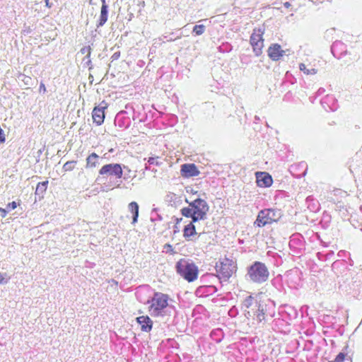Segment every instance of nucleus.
Masks as SVG:
<instances>
[{
  "label": "nucleus",
  "instance_id": "59",
  "mask_svg": "<svg viewBox=\"0 0 362 362\" xmlns=\"http://www.w3.org/2000/svg\"><path fill=\"white\" fill-rule=\"evenodd\" d=\"M150 165H148V163H146V164H145V170H150Z\"/></svg>",
  "mask_w": 362,
  "mask_h": 362
},
{
  "label": "nucleus",
  "instance_id": "38",
  "mask_svg": "<svg viewBox=\"0 0 362 362\" xmlns=\"http://www.w3.org/2000/svg\"><path fill=\"white\" fill-rule=\"evenodd\" d=\"M238 314V308L235 306H233L228 310V315L231 317H235Z\"/></svg>",
  "mask_w": 362,
  "mask_h": 362
},
{
  "label": "nucleus",
  "instance_id": "35",
  "mask_svg": "<svg viewBox=\"0 0 362 362\" xmlns=\"http://www.w3.org/2000/svg\"><path fill=\"white\" fill-rule=\"evenodd\" d=\"M346 360V354L344 352L339 353L335 358V362H344ZM347 361H351V358H346Z\"/></svg>",
  "mask_w": 362,
  "mask_h": 362
},
{
  "label": "nucleus",
  "instance_id": "64",
  "mask_svg": "<svg viewBox=\"0 0 362 362\" xmlns=\"http://www.w3.org/2000/svg\"><path fill=\"white\" fill-rule=\"evenodd\" d=\"M93 76H92L91 74H90V75H89V79L93 80Z\"/></svg>",
  "mask_w": 362,
  "mask_h": 362
},
{
  "label": "nucleus",
  "instance_id": "32",
  "mask_svg": "<svg viewBox=\"0 0 362 362\" xmlns=\"http://www.w3.org/2000/svg\"><path fill=\"white\" fill-rule=\"evenodd\" d=\"M300 168L302 169L303 171L300 174H296V177H300L305 176L306 175L307 170H308V165H307V164L305 162L300 163L298 165V166L296 167V170H298V169H300Z\"/></svg>",
  "mask_w": 362,
  "mask_h": 362
},
{
  "label": "nucleus",
  "instance_id": "3",
  "mask_svg": "<svg viewBox=\"0 0 362 362\" xmlns=\"http://www.w3.org/2000/svg\"><path fill=\"white\" fill-rule=\"evenodd\" d=\"M269 272L264 263L255 261L247 268L245 279L255 284H262L269 279Z\"/></svg>",
  "mask_w": 362,
  "mask_h": 362
},
{
  "label": "nucleus",
  "instance_id": "21",
  "mask_svg": "<svg viewBox=\"0 0 362 362\" xmlns=\"http://www.w3.org/2000/svg\"><path fill=\"white\" fill-rule=\"evenodd\" d=\"M47 185H48L47 180L38 182V184L37 185L35 193V200L37 199V198L39 200H41L42 199H43L44 193L46 192V190L47 189Z\"/></svg>",
  "mask_w": 362,
  "mask_h": 362
},
{
  "label": "nucleus",
  "instance_id": "5",
  "mask_svg": "<svg viewBox=\"0 0 362 362\" xmlns=\"http://www.w3.org/2000/svg\"><path fill=\"white\" fill-rule=\"evenodd\" d=\"M256 309L252 310H245V317H252L262 322L266 317H272L274 313V301L267 300V301H259V304L255 305Z\"/></svg>",
  "mask_w": 362,
  "mask_h": 362
},
{
  "label": "nucleus",
  "instance_id": "40",
  "mask_svg": "<svg viewBox=\"0 0 362 362\" xmlns=\"http://www.w3.org/2000/svg\"><path fill=\"white\" fill-rule=\"evenodd\" d=\"M92 49L90 45L88 46H84L80 49V52L82 54H91Z\"/></svg>",
  "mask_w": 362,
  "mask_h": 362
},
{
  "label": "nucleus",
  "instance_id": "61",
  "mask_svg": "<svg viewBox=\"0 0 362 362\" xmlns=\"http://www.w3.org/2000/svg\"><path fill=\"white\" fill-rule=\"evenodd\" d=\"M153 212H156V213L157 212V209L156 208L153 209V210L151 211V214H153Z\"/></svg>",
  "mask_w": 362,
  "mask_h": 362
},
{
  "label": "nucleus",
  "instance_id": "46",
  "mask_svg": "<svg viewBox=\"0 0 362 362\" xmlns=\"http://www.w3.org/2000/svg\"><path fill=\"white\" fill-rule=\"evenodd\" d=\"M39 91L41 93H45L47 91L45 85L41 82L39 88Z\"/></svg>",
  "mask_w": 362,
  "mask_h": 362
},
{
  "label": "nucleus",
  "instance_id": "39",
  "mask_svg": "<svg viewBox=\"0 0 362 362\" xmlns=\"http://www.w3.org/2000/svg\"><path fill=\"white\" fill-rule=\"evenodd\" d=\"M158 157H149L147 159V163L148 165H155L156 166H159L160 163L156 160Z\"/></svg>",
  "mask_w": 362,
  "mask_h": 362
},
{
  "label": "nucleus",
  "instance_id": "33",
  "mask_svg": "<svg viewBox=\"0 0 362 362\" xmlns=\"http://www.w3.org/2000/svg\"><path fill=\"white\" fill-rule=\"evenodd\" d=\"M19 79L21 80L23 83L26 86L32 85L33 79L31 77L26 76L25 74H21L19 76Z\"/></svg>",
  "mask_w": 362,
  "mask_h": 362
},
{
  "label": "nucleus",
  "instance_id": "11",
  "mask_svg": "<svg viewBox=\"0 0 362 362\" xmlns=\"http://www.w3.org/2000/svg\"><path fill=\"white\" fill-rule=\"evenodd\" d=\"M114 123L120 129H128L131 125V119L125 110L119 111L115 116Z\"/></svg>",
  "mask_w": 362,
  "mask_h": 362
},
{
  "label": "nucleus",
  "instance_id": "17",
  "mask_svg": "<svg viewBox=\"0 0 362 362\" xmlns=\"http://www.w3.org/2000/svg\"><path fill=\"white\" fill-rule=\"evenodd\" d=\"M197 222L196 221L191 220L188 224L184 226L182 230L183 237L186 240H192V237L197 234L194 225Z\"/></svg>",
  "mask_w": 362,
  "mask_h": 362
},
{
  "label": "nucleus",
  "instance_id": "42",
  "mask_svg": "<svg viewBox=\"0 0 362 362\" xmlns=\"http://www.w3.org/2000/svg\"><path fill=\"white\" fill-rule=\"evenodd\" d=\"M163 37H164V38L166 40V41H168V42L174 41V40L176 39V37H173V33H170V34H169V35H165Z\"/></svg>",
  "mask_w": 362,
  "mask_h": 362
},
{
  "label": "nucleus",
  "instance_id": "9",
  "mask_svg": "<svg viewBox=\"0 0 362 362\" xmlns=\"http://www.w3.org/2000/svg\"><path fill=\"white\" fill-rule=\"evenodd\" d=\"M123 168H127V167L120 163L105 164L100 169L99 175L114 176L117 179H120L123 177Z\"/></svg>",
  "mask_w": 362,
  "mask_h": 362
},
{
  "label": "nucleus",
  "instance_id": "1",
  "mask_svg": "<svg viewBox=\"0 0 362 362\" xmlns=\"http://www.w3.org/2000/svg\"><path fill=\"white\" fill-rule=\"evenodd\" d=\"M140 296V291H137L136 292L137 300L144 304H150L149 311L152 316L165 317L166 320H168L170 316L175 317L176 315L175 307L168 303L170 298L168 294L154 292L153 296L148 298L146 301L143 300Z\"/></svg>",
  "mask_w": 362,
  "mask_h": 362
},
{
  "label": "nucleus",
  "instance_id": "37",
  "mask_svg": "<svg viewBox=\"0 0 362 362\" xmlns=\"http://www.w3.org/2000/svg\"><path fill=\"white\" fill-rule=\"evenodd\" d=\"M344 44L341 42L336 41L333 43L332 46V52L334 56H335L334 51L336 49L340 48L341 47H343Z\"/></svg>",
  "mask_w": 362,
  "mask_h": 362
},
{
  "label": "nucleus",
  "instance_id": "20",
  "mask_svg": "<svg viewBox=\"0 0 362 362\" xmlns=\"http://www.w3.org/2000/svg\"><path fill=\"white\" fill-rule=\"evenodd\" d=\"M259 301H258L256 298H255L252 296L250 295L247 296L242 303L241 309L243 310L245 313V310L250 309V308L255 306L257 304H259Z\"/></svg>",
  "mask_w": 362,
  "mask_h": 362
},
{
  "label": "nucleus",
  "instance_id": "55",
  "mask_svg": "<svg viewBox=\"0 0 362 362\" xmlns=\"http://www.w3.org/2000/svg\"><path fill=\"white\" fill-rule=\"evenodd\" d=\"M204 309V308L202 305H198L196 306V310H198L199 312Z\"/></svg>",
  "mask_w": 362,
  "mask_h": 362
},
{
  "label": "nucleus",
  "instance_id": "60",
  "mask_svg": "<svg viewBox=\"0 0 362 362\" xmlns=\"http://www.w3.org/2000/svg\"><path fill=\"white\" fill-rule=\"evenodd\" d=\"M100 1H101V3H102V6H107V5H108V4H107L106 0H100Z\"/></svg>",
  "mask_w": 362,
  "mask_h": 362
},
{
  "label": "nucleus",
  "instance_id": "53",
  "mask_svg": "<svg viewBox=\"0 0 362 362\" xmlns=\"http://www.w3.org/2000/svg\"><path fill=\"white\" fill-rule=\"evenodd\" d=\"M174 219H175V225H177L182 221V218H177V217H173Z\"/></svg>",
  "mask_w": 362,
  "mask_h": 362
},
{
  "label": "nucleus",
  "instance_id": "49",
  "mask_svg": "<svg viewBox=\"0 0 362 362\" xmlns=\"http://www.w3.org/2000/svg\"><path fill=\"white\" fill-rule=\"evenodd\" d=\"M293 243H294V234H292L290 236L289 246L291 247Z\"/></svg>",
  "mask_w": 362,
  "mask_h": 362
},
{
  "label": "nucleus",
  "instance_id": "34",
  "mask_svg": "<svg viewBox=\"0 0 362 362\" xmlns=\"http://www.w3.org/2000/svg\"><path fill=\"white\" fill-rule=\"evenodd\" d=\"M83 66H88L89 70L93 69L92 62L90 59V55L86 54L82 60Z\"/></svg>",
  "mask_w": 362,
  "mask_h": 362
},
{
  "label": "nucleus",
  "instance_id": "58",
  "mask_svg": "<svg viewBox=\"0 0 362 362\" xmlns=\"http://www.w3.org/2000/svg\"><path fill=\"white\" fill-rule=\"evenodd\" d=\"M25 33H31V29L30 27H28L26 28L24 30H23Z\"/></svg>",
  "mask_w": 362,
  "mask_h": 362
},
{
  "label": "nucleus",
  "instance_id": "62",
  "mask_svg": "<svg viewBox=\"0 0 362 362\" xmlns=\"http://www.w3.org/2000/svg\"><path fill=\"white\" fill-rule=\"evenodd\" d=\"M256 308H257V307L253 306V307L250 308V309H247V310H252L253 309H256Z\"/></svg>",
  "mask_w": 362,
  "mask_h": 362
},
{
  "label": "nucleus",
  "instance_id": "14",
  "mask_svg": "<svg viewBox=\"0 0 362 362\" xmlns=\"http://www.w3.org/2000/svg\"><path fill=\"white\" fill-rule=\"evenodd\" d=\"M218 288L214 285H202L197 288L195 295L199 298H204L217 292Z\"/></svg>",
  "mask_w": 362,
  "mask_h": 362
},
{
  "label": "nucleus",
  "instance_id": "15",
  "mask_svg": "<svg viewBox=\"0 0 362 362\" xmlns=\"http://www.w3.org/2000/svg\"><path fill=\"white\" fill-rule=\"evenodd\" d=\"M257 183L260 187H269L273 183L272 177L266 172L256 173Z\"/></svg>",
  "mask_w": 362,
  "mask_h": 362
},
{
  "label": "nucleus",
  "instance_id": "52",
  "mask_svg": "<svg viewBox=\"0 0 362 362\" xmlns=\"http://www.w3.org/2000/svg\"><path fill=\"white\" fill-rule=\"evenodd\" d=\"M179 232H180L179 226L177 225H175L173 226V233L175 234V233H177Z\"/></svg>",
  "mask_w": 362,
  "mask_h": 362
},
{
  "label": "nucleus",
  "instance_id": "28",
  "mask_svg": "<svg viewBox=\"0 0 362 362\" xmlns=\"http://www.w3.org/2000/svg\"><path fill=\"white\" fill-rule=\"evenodd\" d=\"M217 49L221 53H228L233 49V46L228 42H223Z\"/></svg>",
  "mask_w": 362,
  "mask_h": 362
},
{
  "label": "nucleus",
  "instance_id": "31",
  "mask_svg": "<svg viewBox=\"0 0 362 362\" xmlns=\"http://www.w3.org/2000/svg\"><path fill=\"white\" fill-rule=\"evenodd\" d=\"M76 163H77L76 160L67 161L66 163H65L64 164V165L62 167V170L64 172L71 171L75 168Z\"/></svg>",
  "mask_w": 362,
  "mask_h": 362
},
{
  "label": "nucleus",
  "instance_id": "36",
  "mask_svg": "<svg viewBox=\"0 0 362 362\" xmlns=\"http://www.w3.org/2000/svg\"><path fill=\"white\" fill-rule=\"evenodd\" d=\"M18 205H19V203H17L14 201L7 204L6 207V209L7 210V213L13 209H16Z\"/></svg>",
  "mask_w": 362,
  "mask_h": 362
},
{
  "label": "nucleus",
  "instance_id": "44",
  "mask_svg": "<svg viewBox=\"0 0 362 362\" xmlns=\"http://www.w3.org/2000/svg\"><path fill=\"white\" fill-rule=\"evenodd\" d=\"M334 98L332 96H327L322 101V103H327V102L334 101Z\"/></svg>",
  "mask_w": 362,
  "mask_h": 362
},
{
  "label": "nucleus",
  "instance_id": "13",
  "mask_svg": "<svg viewBox=\"0 0 362 362\" xmlns=\"http://www.w3.org/2000/svg\"><path fill=\"white\" fill-rule=\"evenodd\" d=\"M200 172L194 163H185L181 165L180 174L183 177H195Z\"/></svg>",
  "mask_w": 362,
  "mask_h": 362
},
{
  "label": "nucleus",
  "instance_id": "51",
  "mask_svg": "<svg viewBox=\"0 0 362 362\" xmlns=\"http://www.w3.org/2000/svg\"><path fill=\"white\" fill-rule=\"evenodd\" d=\"M6 283H7V280H5L3 275L0 274V284H6Z\"/></svg>",
  "mask_w": 362,
  "mask_h": 362
},
{
  "label": "nucleus",
  "instance_id": "43",
  "mask_svg": "<svg viewBox=\"0 0 362 362\" xmlns=\"http://www.w3.org/2000/svg\"><path fill=\"white\" fill-rule=\"evenodd\" d=\"M119 57H120V52H119V51H118V52H115V53L112 55V57H111V59H112V61L113 62V61H115V60H117V59L119 58Z\"/></svg>",
  "mask_w": 362,
  "mask_h": 362
},
{
  "label": "nucleus",
  "instance_id": "8",
  "mask_svg": "<svg viewBox=\"0 0 362 362\" xmlns=\"http://www.w3.org/2000/svg\"><path fill=\"white\" fill-rule=\"evenodd\" d=\"M264 33V28H255L250 35V42L252 47L255 56L259 57L262 53L264 40L262 35Z\"/></svg>",
  "mask_w": 362,
  "mask_h": 362
},
{
  "label": "nucleus",
  "instance_id": "63",
  "mask_svg": "<svg viewBox=\"0 0 362 362\" xmlns=\"http://www.w3.org/2000/svg\"><path fill=\"white\" fill-rule=\"evenodd\" d=\"M331 110L332 111H334L336 110L337 107H330Z\"/></svg>",
  "mask_w": 362,
  "mask_h": 362
},
{
  "label": "nucleus",
  "instance_id": "48",
  "mask_svg": "<svg viewBox=\"0 0 362 362\" xmlns=\"http://www.w3.org/2000/svg\"><path fill=\"white\" fill-rule=\"evenodd\" d=\"M302 238V235L300 233H296V245H298V242L300 241V238Z\"/></svg>",
  "mask_w": 362,
  "mask_h": 362
},
{
  "label": "nucleus",
  "instance_id": "25",
  "mask_svg": "<svg viewBox=\"0 0 362 362\" xmlns=\"http://www.w3.org/2000/svg\"><path fill=\"white\" fill-rule=\"evenodd\" d=\"M299 69L307 75H314L317 73V69L313 68L310 64L300 63Z\"/></svg>",
  "mask_w": 362,
  "mask_h": 362
},
{
  "label": "nucleus",
  "instance_id": "12",
  "mask_svg": "<svg viewBox=\"0 0 362 362\" xmlns=\"http://www.w3.org/2000/svg\"><path fill=\"white\" fill-rule=\"evenodd\" d=\"M267 54L269 57L272 61H279L281 57H284V56L288 57V54H286V51L281 49L280 45L277 43L272 44L268 49Z\"/></svg>",
  "mask_w": 362,
  "mask_h": 362
},
{
  "label": "nucleus",
  "instance_id": "47",
  "mask_svg": "<svg viewBox=\"0 0 362 362\" xmlns=\"http://www.w3.org/2000/svg\"><path fill=\"white\" fill-rule=\"evenodd\" d=\"M0 214L1 218H5L7 214V210L6 209L0 207Z\"/></svg>",
  "mask_w": 362,
  "mask_h": 362
},
{
  "label": "nucleus",
  "instance_id": "10",
  "mask_svg": "<svg viewBox=\"0 0 362 362\" xmlns=\"http://www.w3.org/2000/svg\"><path fill=\"white\" fill-rule=\"evenodd\" d=\"M107 104L105 101H103L98 106L93 108L92 117L93 122L95 123L97 126H100L104 122L105 117V110L107 109Z\"/></svg>",
  "mask_w": 362,
  "mask_h": 362
},
{
  "label": "nucleus",
  "instance_id": "24",
  "mask_svg": "<svg viewBox=\"0 0 362 362\" xmlns=\"http://www.w3.org/2000/svg\"><path fill=\"white\" fill-rule=\"evenodd\" d=\"M210 337L215 342L220 343L224 337V332L221 328L214 329L210 333Z\"/></svg>",
  "mask_w": 362,
  "mask_h": 362
},
{
  "label": "nucleus",
  "instance_id": "26",
  "mask_svg": "<svg viewBox=\"0 0 362 362\" xmlns=\"http://www.w3.org/2000/svg\"><path fill=\"white\" fill-rule=\"evenodd\" d=\"M165 201L169 206H175L177 202V196L173 192H168L165 197Z\"/></svg>",
  "mask_w": 362,
  "mask_h": 362
},
{
  "label": "nucleus",
  "instance_id": "30",
  "mask_svg": "<svg viewBox=\"0 0 362 362\" xmlns=\"http://www.w3.org/2000/svg\"><path fill=\"white\" fill-rule=\"evenodd\" d=\"M205 25L202 24L196 25L194 26L192 33L193 35H201L205 32Z\"/></svg>",
  "mask_w": 362,
  "mask_h": 362
},
{
  "label": "nucleus",
  "instance_id": "16",
  "mask_svg": "<svg viewBox=\"0 0 362 362\" xmlns=\"http://www.w3.org/2000/svg\"><path fill=\"white\" fill-rule=\"evenodd\" d=\"M136 322L141 326V330L149 332L153 327V321L148 315H141L136 318Z\"/></svg>",
  "mask_w": 362,
  "mask_h": 362
},
{
  "label": "nucleus",
  "instance_id": "2",
  "mask_svg": "<svg viewBox=\"0 0 362 362\" xmlns=\"http://www.w3.org/2000/svg\"><path fill=\"white\" fill-rule=\"evenodd\" d=\"M185 202L188 204V206L180 209V214L182 216L196 221H204L207 218L210 206L205 199L199 196L190 202L185 199Z\"/></svg>",
  "mask_w": 362,
  "mask_h": 362
},
{
  "label": "nucleus",
  "instance_id": "6",
  "mask_svg": "<svg viewBox=\"0 0 362 362\" xmlns=\"http://www.w3.org/2000/svg\"><path fill=\"white\" fill-rule=\"evenodd\" d=\"M216 269L218 274L220 281H228L233 274L236 272L237 264L232 259L225 258L223 261L220 262V265L216 264Z\"/></svg>",
  "mask_w": 362,
  "mask_h": 362
},
{
  "label": "nucleus",
  "instance_id": "29",
  "mask_svg": "<svg viewBox=\"0 0 362 362\" xmlns=\"http://www.w3.org/2000/svg\"><path fill=\"white\" fill-rule=\"evenodd\" d=\"M284 281L288 284L290 288L294 287V281L293 280L292 270L286 271L284 275Z\"/></svg>",
  "mask_w": 362,
  "mask_h": 362
},
{
  "label": "nucleus",
  "instance_id": "27",
  "mask_svg": "<svg viewBox=\"0 0 362 362\" xmlns=\"http://www.w3.org/2000/svg\"><path fill=\"white\" fill-rule=\"evenodd\" d=\"M163 119L170 127H174L178 122V117L174 114H166Z\"/></svg>",
  "mask_w": 362,
  "mask_h": 362
},
{
  "label": "nucleus",
  "instance_id": "4",
  "mask_svg": "<svg viewBox=\"0 0 362 362\" xmlns=\"http://www.w3.org/2000/svg\"><path fill=\"white\" fill-rule=\"evenodd\" d=\"M175 269L177 274L188 282H192L198 277V267L191 259H179L175 263Z\"/></svg>",
  "mask_w": 362,
  "mask_h": 362
},
{
  "label": "nucleus",
  "instance_id": "18",
  "mask_svg": "<svg viewBox=\"0 0 362 362\" xmlns=\"http://www.w3.org/2000/svg\"><path fill=\"white\" fill-rule=\"evenodd\" d=\"M102 158H100L97 153L95 152L91 153L86 158V168L87 169H93L99 166L100 164V160H102Z\"/></svg>",
  "mask_w": 362,
  "mask_h": 362
},
{
  "label": "nucleus",
  "instance_id": "22",
  "mask_svg": "<svg viewBox=\"0 0 362 362\" xmlns=\"http://www.w3.org/2000/svg\"><path fill=\"white\" fill-rule=\"evenodd\" d=\"M129 211L132 214V224H135L138 221L139 214V206L137 202H132L128 205Z\"/></svg>",
  "mask_w": 362,
  "mask_h": 362
},
{
  "label": "nucleus",
  "instance_id": "56",
  "mask_svg": "<svg viewBox=\"0 0 362 362\" xmlns=\"http://www.w3.org/2000/svg\"><path fill=\"white\" fill-rule=\"evenodd\" d=\"M283 4L284 6L286 8H289L291 6V4L288 1L284 2Z\"/></svg>",
  "mask_w": 362,
  "mask_h": 362
},
{
  "label": "nucleus",
  "instance_id": "57",
  "mask_svg": "<svg viewBox=\"0 0 362 362\" xmlns=\"http://www.w3.org/2000/svg\"><path fill=\"white\" fill-rule=\"evenodd\" d=\"M259 121H260V118H259V116H257V115H256V116H255V118H254V122L257 124Z\"/></svg>",
  "mask_w": 362,
  "mask_h": 362
},
{
  "label": "nucleus",
  "instance_id": "50",
  "mask_svg": "<svg viewBox=\"0 0 362 362\" xmlns=\"http://www.w3.org/2000/svg\"><path fill=\"white\" fill-rule=\"evenodd\" d=\"M291 96V93L288 91L284 97V100H288Z\"/></svg>",
  "mask_w": 362,
  "mask_h": 362
},
{
  "label": "nucleus",
  "instance_id": "23",
  "mask_svg": "<svg viewBox=\"0 0 362 362\" xmlns=\"http://www.w3.org/2000/svg\"><path fill=\"white\" fill-rule=\"evenodd\" d=\"M306 204H308V209L312 212H317L320 209L319 202L311 196L306 198Z\"/></svg>",
  "mask_w": 362,
  "mask_h": 362
},
{
  "label": "nucleus",
  "instance_id": "45",
  "mask_svg": "<svg viewBox=\"0 0 362 362\" xmlns=\"http://www.w3.org/2000/svg\"><path fill=\"white\" fill-rule=\"evenodd\" d=\"M163 220V217L160 214H156V218H153V217H151V221L152 222H154L156 221H162Z\"/></svg>",
  "mask_w": 362,
  "mask_h": 362
},
{
  "label": "nucleus",
  "instance_id": "19",
  "mask_svg": "<svg viewBox=\"0 0 362 362\" xmlns=\"http://www.w3.org/2000/svg\"><path fill=\"white\" fill-rule=\"evenodd\" d=\"M108 13L109 6H101L100 16L96 23L97 28L102 27L106 23L108 19Z\"/></svg>",
  "mask_w": 362,
  "mask_h": 362
},
{
  "label": "nucleus",
  "instance_id": "41",
  "mask_svg": "<svg viewBox=\"0 0 362 362\" xmlns=\"http://www.w3.org/2000/svg\"><path fill=\"white\" fill-rule=\"evenodd\" d=\"M163 247L165 250L166 253H175L174 249L170 243L165 244Z\"/></svg>",
  "mask_w": 362,
  "mask_h": 362
},
{
  "label": "nucleus",
  "instance_id": "54",
  "mask_svg": "<svg viewBox=\"0 0 362 362\" xmlns=\"http://www.w3.org/2000/svg\"><path fill=\"white\" fill-rule=\"evenodd\" d=\"M45 2V6L47 8H51L52 6V4L49 3V0H44Z\"/></svg>",
  "mask_w": 362,
  "mask_h": 362
},
{
  "label": "nucleus",
  "instance_id": "7",
  "mask_svg": "<svg viewBox=\"0 0 362 362\" xmlns=\"http://www.w3.org/2000/svg\"><path fill=\"white\" fill-rule=\"evenodd\" d=\"M279 217V211L272 209H264L258 213L254 224L259 228H262L267 224L277 221Z\"/></svg>",
  "mask_w": 362,
  "mask_h": 362
}]
</instances>
